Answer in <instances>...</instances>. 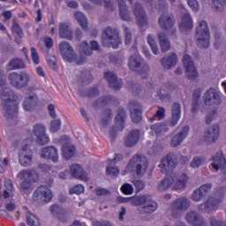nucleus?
Masks as SVG:
<instances>
[{
	"label": "nucleus",
	"mask_w": 226,
	"mask_h": 226,
	"mask_svg": "<svg viewBox=\"0 0 226 226\" xmlns=\"http://www.w3.org/2000/svg\"><path fill=\"white\" fill-rule=\"evenodd\" d=\"M220 136V126L215 124L212 127L208 128L204 136V140L207 144H213L218 140Z\"/></svg>",
	"instance_id": "nucleus-24"
},
{
	"label": "nucleus",
	"mask_w": 226,
	"mask_h": 226,
	"mask_svg": "<svg viewBox=\"0 0 226 226\" xmlns=\"http://www.w3.org/2000/svg\"><path fill=\"white\" fill-rule=\"evenodd\" d=\"M102 47H112V49H119L121 39H119V32L112 26H107L102 34Z\"/></svg>",
	"instance_id": "nucleus-4"
},
{
	"label": "nucleus",
	"mask_w": 226,
	"mask_h": 226,
	"mask_svg": "<svg viewBox=\"0 0 226 226\" xmlns=\"http://www.w3.org/2000/svg\"><path fill=\"white\" fill-rule=\"evenodd\" d=\"M106 175L117 177V176H119V168L114 166H108L106 168Z\"/></svg>",
	"instance_id": "nucleus-54"
},
{
	"label": "nucleus",
	"mask_w": 226,
	"mask_h": 226,
	"mask_svg": "<svg viewBox=\"0 0 226 226\" xmlns=\"http://www.w3.org/2000/svg\"><path fill=\"white\" fill-rule=\"evenodd\" d=\"M147 158L139 154L134 155L128 164L129 169L136 172L137 176H144L147 170Z\"/></svg>",
	"instance_id": "nucleus-7"
},
{
	"label": "nucleus",
	"mask_w": 226,
	"mask_h": 226,
	"mask_svg": "<svg viewBox=\"0 0 226 226\" xmlns=\"http://www.w3.org/2000/svg\"><path fill=\"white\" fill-rule=\"evenodd\" d=\"M212 184H204L200 188L195 189L192 192V199L194 202H200L202 199H206L211 192Z\"/></svg>",
	"instance_id": "nucleus-18"
},
{
	"label": "nucleus",
	"mask_w": 226,
	"mask_h": 226,
	"mask_svg": "<svg viewBox=\"0 0 226 226\" xmlns=\"http://www.w3.org/2000/svg\"><path fill=\"white\" fill-rule=\"evenodd\" d=\"M36 105H38V96H36V94L28 96L23 102L24 110L27 112L33 110Z\"/></svg>",
	"instance_id": "nucleus-37"
},
{
	"label": "nucleus",
	"mask_w": 226,
	"mask_h": 226,
	"mask_svg": "<svg viewBox=\"0 0 226 226\" xmlns=\"http://www.w3.org/2000/svg\"><path fill=\"white\" fill-rule=\"evenodd\" d=\"M147 43L151 48V50L153 52V54H154L155 56L159 54L160 49H158V45L156 44V41H154V37L153 36V34H148L147 37Z\"/></svg>",
	"instance_id": "nucleus-48"
},
{
	"label": "nucleus",
	"mask_w": 226,
	"mask_h": 226,
	"mask_svg": "<svg viewBox=\"0 0 226 226\" xmlns=\"http://www.w3.org/2000/svg\"><path fill=\"white\" fill-rule=\"evenodd\" d=\"M199 209L200 211L209 213V211H213V209H216V201L210 198L206 202L199 205Z\"/></svg>",
	"instance_id": "nucleus-41"
},
{
	"label": "nucleus",
	"mask_w": 226,
	"mask_h": 226,
	"mask_svg": "<svg viewBox=\"0 0 226 226\" xmlns=\"http://www.w3.org/2000/svg\"><path fill=\"white\" fill-rule=\"evenodd\" d=\"M185 220L188 223L194 226H207V222L199 212L197 211H190L185 215Z\"/></svg>",
	"instance_id": "nucleus-21"
},
{
	"label": "nucleus",
	"mask_w": 226,
	"mask_h": 226,
	"mask_svg": "<svg viewBox=\"0 0 226 226\" xmlns=\"http://www.w3.org/2000/svg\"><path fill=\"white\" fill-rule=\"evenodd\" d=\"M126 120V111L123 108H119L117 110V115L115 118L116 124L117 127L113 126L109 130V137L111 140H114L116 139L117 132L119 130L120 132H123L124 129V121Z\"/></svg>",
	"instance_id": "nucleus-12"
},
{
	"label": "nucleus",
	"mask_w": 226,
	"mask_h": 226,
	"mask_svg": "<svg viewBox=\"0 0 226 226\" xmlns=\"http://www.w3.org/2000/svg\"><path fill=\"white\" fill-rule=\"evenodd\" d=\"M140 139V131L132 130L124 138V146L125 147H133Z\"/></svg>",
	"instance_id": "nucleus-26"
},
{
	"label": "nucleus",
	"mask_w": 226,
	"mask_h": 226,
	"mask_svg": "<svg viewBox=\"0 0 226 226\" xmlns=\"http://www.w3.org/2000/svg\"><path fill=\"white\" fill-rule=\"evenodd\" d=\"M122 29L124 33V41L125 45H130L132 43V32H130V28L125 25L122 26Z\"/></svg>",
	"instance_id": "nucleus-53"
},
{
	"label": "nucleus",
	"mask_w": 226,
	"mask_h": 226,
	"mask_svg": "<svg viewBox=\"0 0 226 226\" xmlns=\"http://www.w3.org/2000/svg\"><path fill=\"white\" fill-rule=\"evenodd\" d=\"M206 163V158L201 156H194L190 163V167L192 169H199L200 165H204Z\"/></svg>",
	"instance_id": "nucleus-49"
},
{
	"label": "nucleus",
	"mask_w": 226,
	"mask_h": 226,
	"mask_svg": "<svg viewBox=\"0 0 226 226\" xmlns=\"http://www.w3.org/2000/svg\"><path fill=\"white\" fill-rule=\"evenodd\" d=\"M183 64L184 68H185L186 77L189 79V80H195V79L199 77V72L195 68L192 56L189 55H185L183 57Z\"/></svg>",
	"instance_id": "nucleus-14"
},
{
	"label": "nucleus",
	"mask_w": 226,
	"mask_h": 226,
	"mask_svg": "<svg viewBox=\"0 0 226 226\" xmlns=\"http://www.w3.org/2000/svg\"><path fill=\"white\" fill-rule=\"evenodd\" d=\"M104 77L108 80L109 87L115 89V91H117L123 86V82H121V79H117V76L114 72H105Z\"/></svg>",
	"instance_id": "nucleus-31"
},
{
	"label": "nucleus",
	"mask_w": 226,
	"mask_h": 226,
	"mask_svg": "<svg viewBox=\"0 0 226 226\" xmlns=\"http://www.w3.org/2000/svg\"><path fill=\"white\" fill-rule=\"evenodd\" d=\"M1 99L5 102L4 104V116L7 119H14L19 114V106L13 102H16L17 95L11 91L10 87H4L1 91Z\"/></svg>",
	"instance_id": "nucleus-1"
},
{
	"label": "nucleus",
	"mask_w": 226,
	"mask_h": 226,
	"mask_svg": "<svg viewBox=\"0 0 226 226\" xmlns=\"http://www.w3.org/2000/svg\"><path fill=\"white\" fill-rule=\"evenodd\" d=\"M19 190L24 195H30L34 190V185L28 179H25L19 184Z\"/></svg>",
	"instance_id": "nucleus-39"
},
{
	"label": "nucleus",
	"mask_w": 226,
	"mask_h": 226,
	"mask_svg": "<svg viewBox=\"0 0 226 226\" xmlns=\"http://www.w3.org/2000/svg\"><path fill=\"white\" fill-rule=\"evenodd\" d=\"M169 126H170V124H169V122L157 123L151 126V130H153V132H154L156 135H160L162 132H169Z\"/></svg>",
	"instance_id": "nucleus-42"
},
{
	"label": "nucleus",
	"mask_w": 226,
	"mask_h": 226,
	"mask_svg": "<svg viewBox=\"0 0 226 226\" xmlns=\"http://www.w3.org/2000/svg\"><path fill=\"white\" fill-rule=\"evenodd\" d=\"M158 24L160 29L168 32L170 36L176 37L177 30L176 29V20L174 19V15L169 12L162 13L158 19Z\"/></svg>",
	"instance_id": "nucleus-6"
},
{
	"label": "nucleus",
	"mask_w": 226,
	"mask_h": 226,
	"mask_svg": "<svg viewBox=\"0 0 226 226\" xmlns=\"http://www.w3.org/2000/svg\"><path fill=\"white\" fill-rule=\"evenodd\" d=\"M121 192L124 195H132V193H133V186L128 183H125L122 185Z\"/></svg>",
	"instance_id": "nucleus-55"
},
{
	"label": "nucleus",
	"mask_w": 226,
	"mask_h": 226,
	"mask_svg": "<svg viewBox=\"0 0 226 226\" xmlns=\"http://www.w3.org/2000/svg\"><path fill=\"white\" fill-rule=\"evenodd\" d=\"M95 195L97 197H107V195H110V191L105 188H98L95 190Z\"/></svg>",
	"instance_id": "nucleus-61"
},
{
	"label": "nucleus",
	"mask_w": 226,
	"mask_h": 226,
	"mask_svg": "<svg viewBox=\"0 0 226 226\" xmlns=\"http://www.w3.org/2000/svg\"><path fill=\"white\" fill-rule=\"evenodd\" d=\"M9 82L15 89H26L31 84V74L22 71L20 72H11L9 74Z\"/></svg>",
	"instance_id": "nucleus-5"
},
{
	"label": "nucleus",
	"mask_w": 226,
	"mask_h": 226,
	"mask_svg": "<svg viewBox=\"0 0 226 226\" xmlns=\"http://www.w3.org/2000/svg\"><path fill=\"white\" fill-rule=\"evenodd\" d=\"M161 64L164 70H170L177 64V56L176 53H171L169 56H166L161 59Z\"/></svg>",
	"instance_id": "nucleus-28"
},
{
	"label": "nucleus",
	"mask_w": 226,
	"mask_h": 226,
	"mask_svg": "<svg viewBox=\"0 0 226 226\" xmlns=\"http://www.w3.org/2000/svg\"><path fill=\"white\" fill-rule=\"evenodd\" d=\"M181 119V103L173 102L171 105V118L169 121V124L171 128H174Z\"/></svg>",
	"instance_id": "nucleus-27"
},
{
	"label": "nucleus",
	"mask_w": 226,
	"mask_h": 226,
	"mask_svg": "<svg viewBox=\"0 0 226 226\" xmlns=\"http://www.w3.org/2000/svg\"><path fill=\"white\" fill-rule=\"evenodd\" d=\"M94 226H112V223L109 221H94Z\"/></svg>",
	"instance_id": "nucleus-64"
},
{
	"label": "nucleus",
	"mask_w": 226,
	"mask_h": 226,
	"mask_svg": "<svg viewBox=\"0 0 226 226\" xmlns=\"http://www.w3.org/2000/svg\"><path fill=\"white\" fill-rule=\"evenodd\" d=\"M59 130H61V119L51 121L50 132L56 133V132H59Z\"/></svg>",
	"instance_id": "nucleus-56"
},
{
	"label": "nucleus",
	"mask_w": 226,
	"mask_h": 226,
	"mask_svg": "<svg viewBox=\"0 0 226 226\" xmlns=\"http://www.w3.org/2000/svg\"><path fill=\"white\" fill-rule=\"evenodd\" d=\"M84 192V186L78 185L74 186L72 189L69 191L71 195L76 194V195H80V193H83Z\"/></svg>",
	"instance_id": "nucleus-59"
},
{
	"label": "nucleus",
	"mask_w": 226,
	"mask_h": 226,
	"mask_svg": "<svg viewBox=\"0 0 226 226\" xmlns=\"http://www.w3.org/2000/svg\"><path fill=\"white\" fill-rule=\"evenodd\" d=\"M179 157L176 154H168L164 158L162 159L159 167L162 174H169L170 170H174L177 167V162Z\"/></svg>",
	"instance_id": "nucleus-11"
},
{
	"label": "nucleus",
	"mask_w": 226,
	"mask_h": 226,
	"mask_svg": "<svg viewBox=\"0 0 226 226\" xmlns=\"http://www.w3.org/2000/svg\"><path fill=\"white\" fill-rule=\"evenodd\" d=\"M163 117H165V109L159 108L155 114L149 118V121L150 123H153L154 121H161V119H163Z\"/></svg>",
	"instance_id": "nucleus-51"
},
{
	"label": "nucleus",
	"mask_w": 226,
	"mask_h": 226,
	"mask_svg": "<svg viewBox=\"0 0 226 226\" xmlns=\"http://www.w3.org/2000/svg\"><path fill=\"white\" fill-rule=\"evenodd\" d=\"M187 4L193 11H199V2L197 0H186Z\"/></svg>",
	"instance_id": "nucleus-63"
},
{
	"label": "nucleus",
	"mask_w": 226,
	"mask_h": 226,
	"mask_svg": "<svg viewBox=\"0 0 226 226\" xmlns=\"http://www.w3.org/2000/svg\"><path fill=\"white\" fill-rule=\"evenodd\" d=\"M190 132V126L185 125L182 128V130L172 137L170 141L171 147H177V146H181L183 140L188 137V133Z\"/></svg>",
	"instance_id": "nucleus-25"
},
{
	"label": "nucleus",
	"mask_w": 226,
	"mask_h": 226,
	"mask_svg": "<svg viewBox=\"0 0 226 226\" xmlns=\"http://www.w3.org/2000/svg\"><path fill=\"white\" fill-rule=\"evenodd\" d=\"M157 38L160 41L162 52H167L170 50V41H169V37H167L165 33L160 32L157 35Z\"/></svg>",
	"instance_id": "nucleus-38"
},
{
	"label": "nucleus",
	"mask_w": 226,
	"mask_h": 226,
	"mask_svg": "<svg viewBox=\"0 0 226 226\" xmlns=\"http://www.w3.org/2000/svg\"><path fill=\"white\" fill-rule=\"evenodd\" d=\"M211 38V33L209 32V26L207 21L201 20L199 22L196 27L195 40L200 49H207L209 47V39Z\"/></svg>",
	"instance_id": "nucleus-3"
},
{
	"label": "nucleus",
	"mask_w": 226,
	"mask_h": 226,
	"mask_svg": "<svg viewBox=\"0 0 226 226\" xmlns=\"http://www.w3.org/2000/svg\"><path fill=\"white\" fill-rule=\"evenodd\" d=\"M208 2L215 11H223L226 6V0H208Z\"/></svg>",
	"instance_id": "nucleus-43"
},
{
	"label": "nucleus",
	"mask_w": 226,
	"mask_h": 226,
	"mask_svg": "<svg viewBox=\"0 0 226 226\" xmlns=\"http://www.w3.org/2000/svg\"><path fill=\"white\" fill-rule=\"evenodd\" d=\"M71 176L76 179H81V181H87V174L79 164L71 166Z\"/></svg>",
	"instance_id": "nucleus-33"
},
{
	"label": "nucleus",
	"mask_w": 226,
	"mask_h": 226,
	"mask_svg": "<svg viewBox=\"0 0 226 226\" xmlns=\"http://www.w3.org/2000/svg\"><path fill=\"white\" fill-rule=\"evenodd\" d=\"M110 102H112V96L106 95L97 99V105H107V103H110Z\"/></svg>",
	"instance_id": "nucleus-60"
},
{
	"label": "nucleus",
	"mask_w": 226,
	"mask_h": 226,
	"mask_svg": "<svg viewBox=\"0 0 226 226\" xmlns=\"http://www.w3.org/2000/svg\"><path fill=\"white\" fill-rule=\"evenodd\" d=\"M63 156L65 160H70L75 154V147L74 146H64L62 147Z\"/></svg>",
	"instance_id": "nucleus-46"
},
{
	"label": "nucleus",
	"mask_w": 226,
	"mask_h": 226,
	"mask_svg": "<svg viewBox=\"0 0 226 226\" xmlns=\"http://www.w3.org/2000/svg\"><path fill=\"white\" fill-rule=\"evenodd\" d=\"M129 112L133 123L142 121V106L136 101H132L128 104Z\"/></svg>",
	"instance_id": "nucleus-19"
},
{
	"label": "nucleus",
	"mask_w": 226,
	"mask_h": 226,
	"mask_svg": "<svg viewBox=\"0 0 226 226\" xmlns=\"http://www.w3.org/2000/svg\"><path fill=\"white\" fill-rule=\"evenodd\" d=\"M186 181H188V177L185 174L183 178H178L176 175L168 176L161 180L157 185V190L158 192H167L170 187L172 190H183L186 186Z\"/></svg>",
	"instance_id": "nucleus-2"
},
{
	"label": "nucleus",
	"mask_w": 226,
	"mask_h": 226,
	"mask_svg": "<svg viewBox=\"0 0 226 226\" xmlns=\"http://www.w3.org/2000/svg\"><path fill=\"white\" fill-rule=\"evenodd\" d=\"M34 202H50L52 200V191L45 185H41L33 194Z\"/></svg>",
	"instance_id": "nucleus-13"
},
{
	"label": "nucleus",
	"mask_w": 226,
	"mask_h": 226,
	"mask_svg": "<svg viewBox=\"0 0 226 226\" xmlns=\"http://www.w3.org/2000/svg\"><path fill=\"white\" fill-rule=\"evenodd\" d=\"M214 31V38H215V49H220L222 43H223V38L222 37V32L217 28H213Z\"/></svg>",
	"instance_id": "nucleus-50"
},
{
	"label": "nucleus",
	"mask_w": 226,
	"mask_h": 226,
	"mask_svg": "<svg viewBox=\"0 0 226 226\" xmlns=\"http://www.w3.org/2000/svg\"><path fill=\"white\" fill-rule=\"evenodd\" d=\"M150 197L151 196L149 195L132 197L131 200V204L132 206H144Z\"/></svg>",
	"instance_id": "nucleus-47"
},
{
	"label": "nucleus",
	"mask_w": 226,
	"mask_h": 226,
	"mask_svg": "<svg viewBox=\"0 0 226 226\" xmlns=\"http://www.w3.org/2000/svg\"><path fill=\"white\" fill-rule=\"evenodd\" d=\"M211 167L218 172V170H226V157L225 154H223V150H219L210 158Z\"/></svg>",
	"instance_id": "nucleus-16"
},
{
	"label": "nucleus",
	"mask_w": 226,
	"mask_h": 226,
	"mask_svg": "<svg viewBox=\"0 0 226 226\" xmlns=\"http://www.w3.org/2000/svg\"><path fill=\"white\" fill-rule=\"evenodd\" d=\"M41 157L44 160H52V162H56L59 160L58 150L54 146L46 147L41 149Z\"/></svg>",
	"instance_id": "nucleus-23"
},
{
	"label": "nucleus",
	"mask_w": 226,
	"mask_h": 226,
	"mask_svg": "<svg viewBox=\"0 0 226 226\" xmlns=\"http://www.w3.org/2000/svg\"><path fill=\"white\" fill-rule=\"evenodd\" d=\"M156 209H158V204L156 203V201L153 200L150 196L147 202H145V205H143V207L139 209V212L145 214H151L154 213Z\"/></svg>",
	"instance_id": "nucleus-36"
},
{
	"label": "nucleus",
	"mask_w": 226,
	"mask_h": 226,
	"mask_svg": "<svg viewBox=\"0 0 226 226\" xmlns=\"http://www.w3.org/2000/svg\"><path fill=\"white\" fill-rule=\"evenodd\" d=\"M19 162L22 167H29L33 163V151L29 148H22L19 151Z\"/></svg>",
	"instance_id": "nucleus-22"
},
{
	"label": "nucleus",
	"mask_w": 226,
	"mask_h": 226,
	"mask_svg": "<svg viewBox=\"0 0 226 226\" xmlns=\"http://www.w3.org/2000/svg\"><path fill=\"white\" fill-rule=\"evenodd\" d=\"M12 22V33H14V34H17L19 38H24V32L22 31V28H20L19 23H17V20L13 19Z\"/></svg>",
	"instance_id": "nucleus-52"
},
{
	"label": "nucleus",
	"mask_w": 226,
	"mask_h": 226,
	"mask_svg": "<svg viewBox=\"0 0 226 226\" xmlns=\"http://www.w3.org/2000/svg\"><path fill=\"white\" fill-rule=\"evenodd\" d=\"M91 47H89V44H87V41H84L83 45L79 47V54L80 56L79 60L76 62V64L80 66V64H84L86 63V56H93V50H100V44H98V41H92L90 42Z\"/></svg>",
	"instance_id": "nucleus-9"
},
{
	"label": "nucleus",
	"mask_w": 226,
	"mask_h": 226,
	"mask_svg": "<svg viewBox=\"0 0 226 226\" xmlns=\"http://www.w3.org/2000/svg\"><path fill=\"white\" fill-rule=\"evenodd\" d=\"M98 94H100V90H98L97 87L90 88V89L87 92V96L88 98H96V96H98Z\"/></svg>",
	"instance_id": "nucleus-62"
},
{
	"label": "nucleus",
	"mask_w": 226,
	"mask_h": 226,
	"mask_svg": "<svg viewBox=\"0 0 226 226\" xmlns=\"http://www.w3.org/2000/svg\"><path fill=\"white\" fill-rule=\"evenodd\" d=\"M210 225L211 226H226L225 221L218 219L215 216L210 217Z\"/></svg>",
	"instance_id": "nucleus-58"
},
{
	"label": "nucleus",
	"mask_w": 226,
	"mask_h": 226,
	"mask_svg": "<svg viewBox=\"0 0 226 226\" xmlns=\"http://www.w3.org/2000/svg\"><path fill=\"white\" fill-rule=\"evenodd\" d=\"M190 207V201L187 198H179L175 200L171 205L172 216L174 218H177L179 216V213H183V211H186Z\"/></svg>",
	"instance_id": "nucleus-15"
},
{
	"label": "nucleus",
	"mask_w": 226,
	"mask_h": 226,
	"mask_svg": "<svg viewBox=\"0 0 226 226\" xmlns=\"http://www.w3.org/2000/svg\"><path fill=\"white\" fill-rule=\"evenodd\" d=\"M18 177L19 179H25V177H26V179L28 181H31L32 184L38 183V181L40 180V176L38 175V172H36V170H34L20 171L18 174Z\"/></svg>",
	"instance_id": "nucleus-29"
},
{
	"label": "nucleus",
	"mask_w": 226,
	"mask_h": 226,
	"mask_svg": "<svg viewBox=\"0 0 226 226\" xmlns=\"http://www.w3.org/2000/svg\"><path fill=\"white\" fill-rule=\"evenodd\" d=\"M179 27L182 33H185V31H192V29H193V19H192V16L190 14H184Z\"/></svg>",
	"instance_id": "nucleus-35"
},
{
	"label": "nucleus",
	"mask_w": 226,
	"mask_h": 226,
	"mask_svg": "<svg viewBox=\"0 0 226 226\" xmlns=\"http://www.w3.org/2000/svg\"><path fill=\"white\" fill-rule=\"evenodd\" d=\"M157 9L159 11H167L169 10V4L167 3V0H159L157 3Z\"/></svg>",
	"instance_id": "nucleus-57"
},
{
	"label": "nucleus",
	"mask_w": 226,
	"mask_h": 226,
	"mask_svg": "<svg viewBox=\"0 0 226 226\" xmlns=\"http://www.w3.org/2000/svg\"><path fill=\"white\" fill-rule=\"evenodd\" d=\"M33 133L34 137H36L37 144H40V146H45V144H49V139L47 135L46 129L43 124H35L33 129Z\"/></svg>",
	"instance_id": "nucleus-17"
},
{
	"label": "nucleus",
	"mask_w": 226,
	"mask_h": 226,
	"mask_svg": "<svg viewBox=\"0 0 226 226\" xmlns=\"http://www.w3.org/2000/svg\"><path fill=\"white\" fill-rule=\"evenodd\" d=\"M119 6V15L122 20L125 22H132V17L130 16V11H128V6L124 0H117Z\"/></svg>",
	"instance_id": "nucleus-34"
},
{
	"label": "nucleus",
	"mask_w": 226,
	"mask_h": 226,
	"mask_svg": "<svg viewBox=\"0 0 226 226\" xmlns=\"http://www.w3.org/2000/svg\"><path fill=\"white\" fill-rule=\"evenodd\" d=\"M128 66L132 72H140L142 68V57L138 54L131 56L129 57Z\"/></svg>",
	"instance_id": "nucleus-30"
},
{
	"label": "nucleus",
	"mask_w": 226,
	"mask_h": 226,
	"mask_svg": "<svg viewBox=\"0 0 226 226\" xmlns=\"http://www.w3.org/2000/svg\"><path fill=\"white\" fill-rule=\"evenodd\" d=\"M8 70H24L26 68V63L23 59L13 58L7 64Z\"/></svg>",
	"instance_id": "nucleus-40"
},
{
	"label": "nucleus",
	"mask_w": 226,
	"mask_h": 226,
	"mask_svg": "<svg viewBox=\"0 0 226 226\" xmlns=\"http://www.w3.org/2000/svg\"><path fill=\"white\" fill-rule=\"evenodd\" d=\"M133 13L139 27H147V15L139 3L135 4Z\"/></svg>",
	"instance_id": "nucleus-20"
},
{
	"label": "nucleus",
	"mask_w": 226,
	"mask_h": 226,
	"mask_svg": "<svg viewBox=\"0 0 226 226\" xmlns=\"http://www.w3.org/2000/svg\"><path fill=\"white\" fill-rule=\"evenodd\" d=\"M59 36L64 40H73V32L72 31V27H70L68 23L59 24Z\"/></svg>",
	"instance_id": "nucleus-32"
},
{
	"label": "nucleus",
	"mask_w": 226,
	"mask_h": 226,
	"mask_svg": "<svg viewBox=\"0 0 226 226\" xmlns=\"http://www.w3.org/2000/svg\"><path fill=\"white\" fill-rule=\"evenodd\" d=\"M59 52L63 57L64 60H65L67 63H77L78 56L77 53H75V50H73V47L70 44L68 41H62L59 44Z\"/></svg>",
	"instance_id": "nucleus-10"
},
{
	"label": "nucleus",
	"mask_w": 226,
	"mask_h": 226,
	"mask_svg": "<svg viewBox=\"0 0 226 226\" xmlns=\"http://www.w3.org/2000/svg\"><path fill=\"white\" fill-rule=\"evenodd\" d=\"M74 17L79 22V26L82 27L83 31L87 30V18L82 12H75Z\"/></svg>",
	"instance_id": "nucleus-44"
},
{
	"label": "nucleus",
	"mask_w": 226,
	"mask_h": 226,
	"mask_svg": "<svg viewBox=\"0 0 226 226\" xmlns=\"http://www.w3.org/2000/svg\"><path fill=\"white\" fill-rule=\"evenodd\" d=\"M26 222L28 226H40L38 217L29 211L26 213Z\"/></svg>",
	"instance_id": "nucleus-45"
},
{
	"label": "nucleus",
	"mask_w": 226,
	"mask_h": 226,
	"mask_svg": "<svg viewBox=\"0 0 226 226\" xmlns=\"http://www.w3.org/2000/svg\"><path fill=\"white\" fill-rule=\"evenodd\" d=\"M203 102L207 107H218L222 105V93L215 87H210L204 93Z\"/></svg>",
	"instance_id": "nucleus-8"
}]
</instances>
